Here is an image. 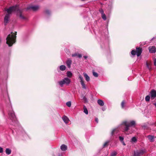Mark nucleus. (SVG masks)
<instances>
[{"mask_svg": "<svg viewBox=\"0 0 156 156\" xmlns=\"http://www.w3.org/2000/svg\"><path fill=\"white\" fill-rule=\"evenodd\" d=\"M71 82V80L68 77H65L63 79L58 82V83L61 87H62L64 84L68 85Z\"/></svg>", "mask_w": 156, "mask_h": 156, "instance_id": "nucleus-3", "label": "nucleus"}, {"mask_svg": "<svg viewBox=\"0 0 156 156\" xmlns=\"http://www.w3.org/2000/svg\"><path fill=\"white\" fill-rule=\"evenodd\" d=\"M116 129H113L111 135L113 136L115 133V132H116V133H117V132L116 131Z\"/></svg>", "mask_w": 156, "mask_h": 156, "instance_id": "nucleus-29", "label": "nucleus"}, {"mask_svg": "<svg viewBox=\"0 0 156 156\" xmlns=\"http://www.w3.org/2000/svg\"><path fill=\"white\" fill-rule=\"evenodd\" d=\"M78 78L80 79V83L84 81L83 77L80 74L78 75Z\"/></svg>", "mask_w": 156, "mask_h": 156, "instance_id": "nucleus-22", "label": "nucleus"}, {"mask_svg": "<svg viewBox=\"0 0 156 156\" xmlns=\"http://www.w3.org/2000/svg\"><path fill=\"white\" fill-rule=\"evenodd\" d=\"M10 16V15L9 14H6L4 18V23L5 25H6L7 23H8V22L9 21Z\"/></svg>", "mask_w": 156, "mask_h": 156, "instance_id": "nucleus-11", "label": "nucleus"}, {"mask_svg": "<svg viewBox=\"0 0 156 156\" xmlns=\"http://www.w3.org/2000/svg\"><path fill=\"white\" fill-rule=\"evenodd\" d=\"M102 109L103 111H104L105 110V108H102Z\"/></svg>", "mask_w": 156, "mask_h": 156, "instance_id": "nucleus-47", "label": "nucleus"}, {"mask_svg": "<svg viewBox=\"0 0 156 156\" xmlns=\"http://www.w3.org/2000/svg\"><path fill=\"white\" fill-rule=\"evenodd\" d=\"M62 119L65 123L67 124L69 122V119L67 116L65 115L64 116L62 117Z\"/></svg>", "mask_w": 156, "mask_h": 156, "instance_id": "nucleus-13", "label": "nucleus"}, {"mask_svg": "<svg viewBox=\"0 0 156 156\" xmlns=\"http://www.w3.org/2000/svg\"><path fill=\"white\" fill-rule=\"evenodd\" d=\"M82 56L81 54H78L77 57L79 58H80L82 57Z\"/></svg>", "mask_w": 156, "mask_h": 156, "instance_id": "nucleus-42", "label": "nucleus"}, {"mask_svg": "<svg viewBox=\"0 0 156 156\" xmlns=\"http://www.w3.org/2000/svg\"><path fill=\"white\" fill-rule=\"evenodd\" d=\"M147 137L151 142H153L154 141V138L153 136L149 135L147 136Z\"/></svg>", "mask_w": 156, "mask_h": 156, "instance_id": "nucleus-17", "label": "nucleus"}, {"mask_svg": "<svg viewBox=\"0 0 156 156\" xmlns=\"http://www.w3.org/2000/svg\"><path fill=\"white\" fill-rule=\"evenodd\" d=\"M148 49L149 52L151 53H154L156 52V48L154 46L149 47Z\"/></svg>", "mask_w": 156, "mask_h": 156, "instance_id": "nucleus-8", "label": "nucleus"}, {"mask_svg": "<svg viewBox=\"0 0 156 156\" xmlns=\"http://www.w3.org/2000/svg\"><path fill=\"white\" fill-rule=\"evenodd\" d=\"M146 152L147 151L145 149L137 150L134 152V156H141Z\"/></svg>", "mask_w": 156, "mask_h": 156, "instance_id": "nucleus-5", "label": "nucleus"}, {"mask_svg": "<svg viewBox=\"0 0 156 156\" xmlns=\"http://www.w3.org/2000/svg\"><path fill=\"white\" fill-rule=\"evenodd\" d=\"M66 105L68 107H71V102L70 101H68L66 103Z\"/></svg>", "mask_w": 156, "mask_h": 156, "instance_id": "nucleus-28", "label": "nucleus"}, {"mask_svg": "<svg viewBox=\"0 0 156 156\" xmlns=\"http://www.w3.org/2000/svg\"><path fill=\"white\" fill-rule=\"evenodd\" d=\"M3 152V150L2 148L0 147V153H2Z\"/></svg>", "mask_w": 156, "mask_h": 156, "instance_id": "nucleus-41", "label": "nucleus"}, {"mask_svg": "<svg viewBox=\"0 0 156 156\" xmlns=\"http://www.w3.org/2000/svg\"><path fill=\"white\" fill-rule=\"evenodd\" d=\"M72 62V61L70 59H69L67 60L66 62V64L68 68H70V66Z\"/></svg>", "mask_w": 156, "mask_h": 156, "instance_id": "nucleus-15", "label": "nucleus"}, {"mask_svg": "<svg viewBox=\"0 0 156 156\" xmlns=\"http://www.w3.org/2000/svg\"><path fill=\"white\" fill-rule=\"evenodd\" d=\"M5 152L7 154L9 155L10 154L11 150L9 148H6L5 150Z\"/></svg>", "mask_w": 156, "mask_h": 156, "instance_id": "nucleus-23", "label": "nucleus"}, {"mask_svg": "<svg viewBox=\"0 0 156 156\" xmlns=\"http://www.w3.org/2000/svg\"><path fill=\"white\" fill-rule=\"evenodd\" d=\"M137 139L136 137L135 136L133 137L132 138V139L130 140L131 142L132 143H136L137 142Z\"/></svg>", "mask_w": 156, "mask_h": 156, "instance_id": "nucleus-18", "label": "nucleus"}, {"mask_svg": "<svg viewBox=\"0 0 156 156\" xmlns=\"http://www.w3.org/2000/svg\"><path fill=\"white\" fill-rule=\"evenodd\" d=\"M150 97H151L149 95H147L145 98V100L146 101H149Z\"/></svg>", "mask_w": 156, "mask_h": 156, "instance_id": "nucleus-27", "label": "nucleus"}, {"mask_svg": "<svg viewBox=\"0 0 156 156\" xmlns=\"http://www.w3.org/2000/svg\"><path fill=\"white\" fill-rule=\"evenodd\" d=\"M135 124V121L133 120L123 122V124L125 126L124 132L128 134L131 133L133 131L132 128L134 127Z\"/></svg>", "mask_w": 156, "mask_h": 156, "instance_id": "nucleus-1", "label": "nucleus"}, {"mask_svg": "<svg viewBox=\"0 0 156 156\" xmlns=\"http://www.w3.org/2000/svg\"><path fill=\"white\" fill-rule=\"evenodd\" d=\"M84 112L87 115L88 114V110L86 108L85 106H84L83 107Z\"/></svg>", "mask_w": 156, "mask_h": 156, "instance_id": "nucleus-25", "label": "nucleus"}, {"mask_svg": "<svg viewBox=\"0 0 156 156\" xmlns=\"http://www.w3.org/2000/svg\"><path fill=\"white\" fill-rule=\"evenodd\" d=\"M125 102L123 101L121 103V107L122 108H123L124 107Z\"/></svg>", "mask_w": 156, "mask_h": 156, "instance_id": "nucleus-35", "label": "nucleus"}, {"mask_svg": "<svg viewBox=\"0 0 156 156\" xmlns=\"http://www.w3.org/2000/svg\"><path fill=\"white\" fill-rule=\"evenodd\" d=\"M1 40H0V42H1Z\"/></svg>", "mask_w": 156, "mask_h": 156, "instance_id": "nucleus-49", "label": "nucleus"}, {"mask_svg": "<svg viewBox=\"0 0 156 156\" xmlns=\"http://www.w3.org/2000/svg\"><path fill=\"white\" fill-rule=\"evenodd\" d=\"M78 54L77 53H74V54H73L72 55V56L73 57H75L76 56H77V55H78Z\"/></svg>", "mask_w": 156, "mask_h": 156, "instance_id": "nucleus-38", "label": "nucleus"}, {"mask_svg": "<svg viewBox=\"0 0 156 156\" xmlns=\"http://www.w3.org/2000/svg\"><path fill=\"white\" fill-rule=\"evenodd\" d=\"M16 34L11 32V34H9L6 38V44L9 46H12L13 43L15 42V40L16 38Z\"/></svg>", "mask_w": 156, "mask_h": 156, "instance_id": "nucleus-2", "label": "nucleus"}, {"mask_svg": "<svg viewBox=\"0 0 156 156\" xmlns=\"http://www.w3.org/2000/svg\"><path fill=\"white\" fill-rule=\"evenodd\" d=\"M154 38H152L151 39V40H153V39Z\"/></svg>", "mask_w": 156, "mask_h": 156, "instance_id": "nucleus-48", "label": "nucleus"}, {"mask_svg": "<svg viewBox=\"0 0 156 156\" xmlns=\"http://www.w3.org/2000/svg\"><path fill=\"white\" fill-rule=\"evenodd\" d=\"M45 12L47 14H49L50 13V12L49 10H46Z\"/></svg>", "mask_w": 156, "mask_h": 156, "instance_id": "nucleus-39", "label": "nucleus"}, {"mask_svg": "<svg viewBox=\"0 0 156 156\" xmlns=\"http://www.w3.org/2000/svg\"><path fill=\"white\" fill-rule=\"evenodd\" d=\"M154 65L156 66V58L154 59Z\"/></svg>", "mask_w": 156, "mask_h": 156, "instance_id": "nucleus-40", "label": "nucleus"}, {"mask_svg": "<svg viewBox=\"0 0 156 156\" xmlns=\"http://www.w3.org/2000/svg\"><path fill=\"white\" fill-rule=\"evenodd\" d=\"M150 95L151 99H154L156 97V91L154 90H152L150 92Z\"/></svg>", "mask_w": 156, "mask_h": 156, "instance_id": "nucleus-6", "label": "nucleus"}, {"mask_svg": "<svg viewBox=\"0 0 156 156\" xmlns=\"http://www.w3.org/2000/svg\"><path fill=\"white\" fill-rule=\"evenodd\" d=\"M73 74L71 72L68 71L67 72V76L68 77L71 78Z\"/></svg>", "mask_w": 156, "mask_h": 156, "instance_id": "nucleus-20", "label": "nucleus"}, {"mask_svg": "<svg viewBox=\"0 0 156 156\" xmlns=\"http://www.w3.org/2000/svg\"><path fill=\"white\" fill-rule=\"evenodd\" d=\"M95 121L97 122V123H98V119L97 118H96L95 119Z\"/></svg>", "mask_w": 156, "mask_h": 156, "instance_id": "nucleus-44", "label": "nucleus"}, {"mask_svg": "<svg viewBox=\"0 0 156 156\" xmlns=\"http://www.w3.org/2000/svg\"><path fill=\"white\" fill-rule=\"evenodd\" d=\"M82 85V88L84 89H86V85L84 83V81L80 83Z\"/></svg>", "mask_w": 156, "mask_h": 156, "instance_id": "nucleus-26", "label": "nucleus"}, {"mask_svg": "<svg viewBox=\"0 0 156 156\" xmlns=\"http://www.w3.org/2000/svg\"><path fill=\"white\" fill-rule=\"evenodd\" d=\"M136 55L138 57H139L140 55L142 52V49L140 47L136 48Z\"/></svg>", "mask_w": 156, "mask_h": 156, "instance_id": "nucleus-10", "label": "nucleus"}, {"mask_svg": "<svg viewBox=\"0 0 156 156\" xmlns=\"http://www.w3.org/2000/svg\"><path fill=\"white\" fill-rule=\"evenodd\" d=\"M9 115L10 117V118L12 120H15L16 119V116L15 115L14 112L12 111L9 112Z\"/></svg>", "mask_w": 156, "mask_h": 156, "instance_id": "nucleus-9", "label": "nucleus"}, {"mask_svg": "<svg viewBox=\"0 0 156 156\" xmlns=\"http://www.w3.org/2000/svg\"><path fill=\"white\" fill-rule=\"evenodd\" d=\"M101 16L102 19L104 20H106V18L105 14L104 13H103L101 15Z\"/></svg>", "mask_w": 156, "mask_h": 156, "instance_id": "nucleus-30", "label": "nucleus"}, {"mask_svg": "<svg viewBox=\"0 0 156 156\" xmlns=\"http://www.w3.org/2000/svg\"><path fill=\"white\" fill-rule=\"evenodd\" d=\"M117 152L115 151L112 152L111 154V156H115L117 154Z\"/></svg>", "mask_w": 156, "mask_h": 156, "instance_id": "nucleus-31", "label": "nucleus"}, {"mask_svg": "<svg viewBox=\"0 0 156 156\" xmlns=\"http://www.w3.org/2000/svg\"><path fill=\"white\" fill-rule=\"evenodd\" d=\"M109 142L108 141L106 142L104 144H103V147H105L106 146H107L108 145V143H109Z\"/></svg>", "mask_w": 156, "mask_h": 156, "instance_id": "nucleus-33", "label": "nucleus"}, {"mask_svg": "<svg viewBox=\"0 0 156 156\" xmlns=\"http://www.w3.org/2000/svg\"><path fill=\"white\" fill-rule=\"evenodd\" d=\"M131 54L132 55H134L136 54V52L134 50H132L131 52Z\"/></svg>", "mask_w": 156, "mask_h": 156, "instance_id": "nucleus-32", "label": "nucleus"}, {"mask_svg": "<svg viewBox=\"0 0 156 156\" xmlns=\"http://www.w3.org/2000/svg\"><path fill=\"white\" fill-rule=\"evenodd\" d=\"M83 75L86 81L87 82L89 81L90 80V78L89 76L85 73H83Z\"/></svg>", "mask_w": 156, "mask_h": 156, "instance_id": "nucleus-14", "label": "nucleus"}, {"mask_svg": "<svg viewBox=\"0 0 156 156\" xmlns=\"http://www.w3.org/2000/svg\"><path fill=\"white\" fill-rule=\"evenodd\" d=\"M93 76H95V77H98V74L97 73L94 72H93Z\"/></svg>", "mask_w": 156, "mask_h": 156, "instance_id": "nucleus-34", "label": "nucleus"}, {"mask_svg": "<svg viewBox=\"0 0 156 156\" xmlns=\"http://www.w3.org/2000/svg\"><path fill=\"white\" fill-rule=\"evenodd\" d=\"M147 126L145 125H143L142 126V127H143L144 129H145L147 128Z\"/></svg>", "mask_w": 156, "mask_h": 156, "instance_id": "nucleus-43", "label": "nucleus"}, {"mask_svg": "<svg viewBox=\"0 0 156 156\" xmlns=\"http://www.w3.org/2000/svg\"><path fill=\"white\" fill-rule=\"evenodd\" d=\"M83 57L85 59H86L87 58V56H84Z\"/></svg>", "mask_w": 156, "mask_h": 156, "instance_id": "nucleus-46", "label": "nucleus"}, {"mask_svg": "<svg viewBox=\"0 0 156 156\" xmlns=\"http://www.w3.org/2000/svg\"><path fill=\"white\" fill-rule=\"evenodd\" d=\"M19 9V8L17 5L10 7L7 10V14H9V15H10L12 12L16 11H17V12Z\"/></svg>", "mask_w": 156, "mask_h": 156, "instance_id": "nucleus-4", "label": "nucleus"}, {"mask_svg": "<svg viewBox=\"0 0 156 156\" xmlns=\"http://www.w3.org/2000/svg\"><path fill=\"white\" fill-rule=\"evenodd\" d=\"M59 68L61 71H64L66 69V67L64 65H61L60 66Z\"/></svg>", "mask_w": 156, "mask_h": 156, "instance_id": "nucleus-21", "label": "nucleus"}, {"mask_svg": "<svg viewBox=\"0 0 156 156\" xmlns=\"http://www.w3.org/2000/svg\"><path fill=\"white\" fill-rule=\"evenodd\" d=\"M119 140H120L121 142H122V141H123V140H124V138H123V137L120 136L119 137Z\"/></svg>", "mask_w": 156, "mask_h": 156, "instance_id": "nucleus-36", "label": "nucleus"}, {"mask_svg": "<svg viewBox=\"0 0 156 156\" xmlns=\"http://www.w3.org/2000/svg\"><path fill=\"white\" fill-rule=\"evenodd\" d=\"M39 8V7L37 5H34L30 6L27 7V9H32L34 11L37 10Z\"/></svg>", "mask_w": 156, "mask_h": 156, "instance_id": "nucleus-7", "label": "nucleus"}, {"mask_svg": "<svg viewBox=\"0 0 156 156\" xmlns=\"http://www.w3.org/2000/svg\"><path fill=\"white\" fill-rule=\"evenodd\" d=\"M60 148L62 151H65L67 149V147L65 144H62Z\"/></svg>", "mask_w": 156, "mask_h": 156, "instance_id": "nucleus-16", "label": "nucleus"}, {"mask_svg": "<svg viewBox=\"0 0 156 156\" xmlns=\"http://www.w3.org/2000/svg\"><path fill=\"white\" fill-rule=\"evenodd\" d=\"M146 65L147 68L149 70H150L151 69V64H148L147 62L146 63Z\"/></svg>", "mask_w": 156, "mask_h": 156, "instance_id": "nucleus-24", "label": "nucleus"}, {"mask_svg": "<svg viewBox=\"0 0 156 156\" xmlns=\"http://www.w3.org/2000/svg\"><path fill=\"white\" fill-rule=\"evenodd\" d=\"M121 142L122 143V144L123 145H124V146L126 145V144L123 141Z\"/></svg>", "mask_w": 156, "mask_h": 156, "instance_id": "nucleus-45", "label": "nucleus"}, {"mask_svg": "<svg viewBox=\"0 0 156 156\" xmlns=\"http://www.w3.org/2000/svg\"><path fill=\"white\" fill-rule=\"evenodd\" d=\"M18 14H19V16L20 18L22 19L23 20H26V18L22 14V12L19 9L18 12H17Z\"/></svg>", "mask_w": 156, "mask_h": 156, "instance_id": "nucleus-12", "label": "nucleus"}, {"mask_svg": "<svg viewBox=\"0 0 156 156\" xmlns=\"http://www.w3.org/2000/svg\"><path fill=\"white\" fill-rule=\"evenodd\" d=\"M99 11L100 12V13H101V15L102 14L104 13V11L102 9H100L99 10Z\"/></svg>", "mask_w": 156, "mask_h": 156, "instance_id": "nucleus-37", "label": "nucleus"}, {"mask_svg": "<svg viewBox=\"0 0 156 156\" xmlns=\"http://www.w3.org/2000/svg\"><path fill=\"white\" fill-rule=\"evenodd\" d=\"M98 104L101 106H103L104 105V103L103 101L101 99H99L98 101Z\"/></svg>", "mask_w": 156, "mask_h": 156, "instance_id": "nucleus-19", "label": "nucleus"}]
</instances>
